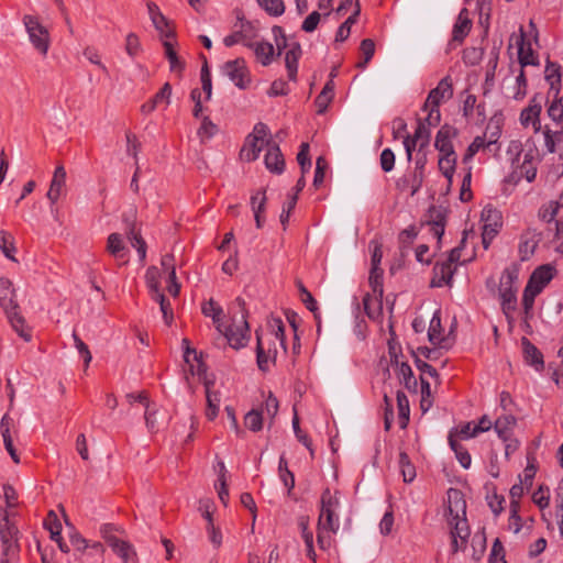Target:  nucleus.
<instances>
[{"label": "nucleus", "instance_id": "5701e85b", "mask_svg": "<svg viewBox=\"0 0 563 563\" xmlns=\"http://www.w3.org/2000/svg\"><path fill=\"white\" fill-rule=\"evenodd\" d=\"M541 102L537 101V96L532 98L529 107L525 108L520 113V122L522 125H529L530 123L534 126L536 131L540 129L539 115L541 113Z\"/></svg>", "mask_w": 563, "mask_h": 563}, {"label": "nucleus", "instance_id": "c9c22d12", "mask_svg": "<svg viewBox=\"0 0 563 563\" xmlns=\"http://www.w3.org/2000/svg\"><path fill=\"white\" fill-rule=\"evenodd\" d=\"M396 367H397V376H398L400 383H402L408 390L416 391L417 380L413 376V372H412L410 365L407 362H401L398 365H396Z\"/></svg>", "mask_w": 563, "mask_h": 563}, {"label": "nucleus", "instance_id": "f8f14e48", "mask_svg": "<svg viewBox=\"0 0 563 563\" xmlns=\"http://www.w3.org/2000/svg\"><path fill=\"white\" fill-rule=\"evenodd\" d=\"M267 152L264 157L266 168L274 174L280 175L285 170V158L279 145L272 139L266 141Z\"/></svg>", "mask_w": 563, "mask_h": 563}, {"label": "nucleus", "instance_id": "864d4df0", "mask_svg": "<svg viewBox=\"0 0 563 563\" xmlns=\"http://www.w3.org/2000/svg\"><path fill=\"white\" fill-rule=\"evenodd\" d=\"M540 292V288L538 289V287H534L529 283L527 284L522 295V307L526 314H528L532 309L534 299Z\"/></svg>", "mask_w": 563, "mask_h": 563}, {"label": "nucleus", "instance_id": "dca6fc26", "mask_svg": "<svg viewBox=\"0 0 563 563\" xmlns=\"http://www.w3.org/2000/svg\"><path fill=\"white\" fill-rule=\"evenodd\" d=\"M521 345L525 362L532 366L537 372L543 371L544 360L540 350L526 336L521 338Z\"/></svg>", "mask_w": 563, "mask_h": 563}, {"label": "nucleus", "instance_id": "ddd939ff", "mask_svg": "<svg viewBox=\"0 0 563 563\" xmlns=\"http://www.w3.org/2000/svg\"><path fill=\"white\" fill-rule=\"evenodd\" d=\"M538 38L539 37H517L518 60L521 68L539 65V55L532 48V40L538 42Z\"/></svg>", "mask_w": 563, "mask_h": 563}, {"label": "nucleus", "instance_id": "f257e3e1", "mask_svg": "<svg viewBox=\"0 0 563 563\" xmlns=\"http://www.w3.org/2000/svg\"><path fill=\"white\" fill-rule=\"evenodd\" d=\"M0 308L3 310L12 329L19 336L30 341L32 335L25 325V319L20 311L16 289L8 277H0Z\"/></svg>", "mask_w": 563, "mask_h": 563}, {"label": "nucleus", "instance_id": "c756f323", "mask_svg": "<svg viewBox=\"0 0 563 563\" xmlns=\"http://www.w3.org/2000/svg\"><path fill=\"white\" fill-rule=\"evenodd\" d=\"M163 45L170 71L181 74L186 67V63L178 56L175 45L170 41H165Z\"/></svg>", "mask_w": 563, "mask_h": 563}, {"label": "nucleus", "instance_id": "49530a36", "mask_svg": "<svg viewBox=\"0 0 563 563\" xmlns=\"http://www.w3.org/2000/svg\"><path fill=\"white\" fill-rule=\"evenodd\" d=\"M456 163H457V157L439 158V161H438L439 170L446 178L449 185H451L453 183Z\"/></svg>", "mask_w": 563, "mask_h": 563}, {"label": "nucleus", "instance_id": "c03bdc74", "mask_svg": "<svg viewBox=\"0 0 563 563\" xmlns=\"http://www.w3.org/2000/svg\"><path fill=\"white\" fill-rule=\"evenodd\" d=\"M494 142H495V141L490 140V141L488 142V145H489V144H492V143H494ZM486 146H487V144H486V142H485V136H484V135H483V136H479V135H478V136H476V137L472 141V143L467 146V148H466V151H465V153H464V155H463V163H464V164L470 163V162L473 159V157H474V156H475V155H476V154H477L482 148H484V147H486Z\"/></svg>", "mask_w": 563, "mask_h": 563}, {"label": "nucleus", "instance_id": "423d86ee", "mask_svg": "<svg viewBox=\"0 0 563 563\" xmlns=\"http://www.w3.org/2000/svg\"><path fill=\"white\" fill-rule=\"evenodd\" d=\"M518 268L516 266L506 267L500 276L498 294L503 312L508 317L516 310Z\"/></svg>", "mask_w": 563, "mask_h": 563}, {"label": "nucleus", "instance_id": "09e8293b", "mask_svg": "<svg viewBox=\"0 0 563 563\" xmlns=\"http://www.w3.org/2000/svg\"><path fill=\"white\" fill-rule=\"evenodd\" d=\"M515 423V418L512 416H506L498 418L494 423V429L497 432L499 439L503 441L508 440L510 435L509 426Z\"/></svg>", "mask_w": 563, "mask_h": 563}, {"label": "nucleus", "instance_id": "4d7b16f0", "mask_svg": "<svg viewBox=\"0 0 563 563\" xmlns=\"http://www.w3.org/2000/svg\"><path fill=\"white\" fill-rule=\"evenodd\" d=\"M256 339H257L256 363H257L258 368L265 373L269 369V355L265 352L257 331H256Z\"/></svg>", "mask_w": 563, "mask_h": 563}, {"label": "nucleus", "instance_id": "338daca9", "mask_svg": "<svg viewBox=\"0 0 563 563\" xmlns=\"http://www.w3.org/2000/svg\"><path fill=\"white\" fill-rule=\"evenodd\" d=\"M278 399L273 395V393L269 391L267 398L263 404L261 411L265 412L271 419H274L278 412Z\"/></svg>", "mask_w": 563, "mask_h": 563}, {"label": "nucleus", "instance_id": "8fccbe9b", "mask_svg": "<svg viewBox=\"0 0 563 563\" xmlns=\"http://www.w3.org/2000/svg\"><path fill=\"white\" fill-rule=\"evenodd\" d=\"M29 35H49V31L40 23L38 18L34 15H25L23 19Z\"/></svg>", "mask_w": 563, "mask_h": 563}, {"label": "nucleus", "instance_id": "79ce46f5", "mask_svg": "<svg viewBox=\"0 0 563 563\" xmlns=\"http://www.w3.org/2000/svg\"><path fill=\"white\" fill-rule=\"evenodd\" d=\"M218 465L220 467L219 478H218L219 486L216 485V488L218 489V496H219V499L221 500V503L224 506H228L230 497H229V489H228L227 479H225L227 468L222 461H220L218 463Z\"/></svg>", "mask_w": 563, "mask_h": 563}, {"label": "nucleus", "instance_id": "f704fd0d", "mask_svg": "<svg viewBox=\"0 0 563 563\" xmlns=\"http://www.w3.org/2000/svg\"><path fill=\"white\" fill-rule=\"evenodd\" d=\"M430 135H431L430 128L427 126L421 120H418V124L416 128V141H418L417 157H419L423 154L427 155V150L430 144Z\"/></svg>", "mask_w": 563, "mask_h": 563}, {"label": "nucleus", "instance_id": "2f4dec72", "mask_svg": "<svg viewBox=\"0 0 563 563\" xmlns=\"http://www.w3.org/2000/svg\"><path fill=\"white\" fill-rule=\"evenodd\" d=\"M264 143H261L256 137L246 136L245 144L241 150V157L246 162H254L258 158L263 150Z\"/></svg>", "mask_w": 563, "mask_h": 563}, {"label": "nucleus", "instance_id": "4468645a", "mask_svg": "<svg viewBox=\"0 0 563 563\" xmlns=\"http://www.w3.org/2000/svg\"><path fill=\"white\" fill-rule=\"evenodd\" d=\"M448 495V515L449 520H457L462 516H466V501L461 490L450 488Z\"/></svg>", "mask_w": 563, "mask_h": 563}, {"label": "nucleus", "instance_id": "bb28decb", "mask_svg": "<svg viewBox=\"0 0 563 563\" xmlns=\"http://www.w3.org/2000/svg\"><path fill=\"white\" fill-rule=\"evenodd\" d=\"M107 251L117 260H123L126 263V255L129 253L124 245L123 239L119 233H111L107 239Z\"/></svg>", "mask_w": 563, "mask_h": 563}, {"label": "nucleus", "instance_id": "6e6552de", "mask_svg": "<svg viewBox=\"0 0 563 563\" xmlns=\"http://www.w3.org/2000/svg\"><path fill=\"white\" fill-rule=\"evenodd\" d=\"M252 38L253 37H223V43L227 47H232L235 44L241 43L244 46L254 49L257 60L263 66L269 65L275 52L273 44L265 41L253 42Z\"/></svg>", "mask_w": 563, "mask_h": 563}, {"label": "nucleus", "instance_id": "ea45409f", "mask_svg": "<svg viewBox=\"0 0 563 563\" xmlns=\"http://www.w3.org/2000/svg\"><path fill=\"white\" fill-rule=\"evenodd\" d=\"M451 525L454 522V527L451 530V537L460 538L461 543L464 545L467 543L470 536V529L466 520V516L460 517L457 520H449Z\"/></svg>", "mask_w": 563, "mask_h": 563}, {"label": "nucleus", "instance_id": "37998d69", "mask_svg": "<svg viewBox=\"0 0 563 563\" xmlns=\"http://www.w3.org/2000/svg\"><path fill=\"white\" fill-rule=\"evenodd\" d=\"M219 132V128L214 124L209 117H203L201 125L198 129V136L201 142L211 140Z\"/></svg>", "mask_w": 563, "mask_h": 563}, {"label": "nucleus", "instance_id": "7ed1b4c3", "mask_svg": "<svg viewBox=\"0 0 563 563\" xmlns=\"http://www.w3.org/2000/svg\"><path fill=\"white\" fill-rule=\"evenodd\" d=\"M183 343L188 345L189 341L187 339H184ZM190 354L194 355V358L198 363L197 375L199 377L203 376V386H205V390H206V400H207L206 417L209 421H213L218 417V413H219V407H220V402H221V393L212 389L214 386V380L207 376V367L203 364V362L200 360L201 356H198L196 350L187 346L184 352L185 361L187 363L190 362V358H189Z\"/></svg>", "mask_w": 563, "mask_h": 563}, {"label": "nucleus", "instance_id": "3c124183", "mask_svg": "<svg viewBox=\"0 0 563 563\" xmlns=\"http://www.w3.org/2000/svg\"><path fill=\"white\" fill-rule=\"evenodd\" d=\"M292 429H294L296 439L300 443H302L309 450L311 456H313L314 451H313V448H312V441L308 437V434L305 431L301 430L300 424H299V418H298V415H297L296 411H295V415H294V418H292Z\"/></svg>", "mask_w": 563, "mask_h": 563}, {"label": "nucleus", "instance_id": "aec40b11", "mask_svg": "<svg viewBox=\"0 0 563 563\" xmlns=\"http://www.w3.org/2000/svg\"><path fill=\"white\" fill-rule=\"evenodd\" d=\"M555 272V268L550 264L541 265L533 271L528 283L538 287V289L540 288L542 291L543 288L553 279Z\"/></svg>", "mask_w": 563, "mask_h": 563}, {"label": "nucleus", "instance_id": "9d476101", "mask_svg": "<svg viewBox=\"0 0 563 563\" xmlns=\"http://www.w3.org/2000/svg\"><path fill=\"white\" fill-rule=\"evenodd\" d=\"M453 96V82L451 76L443 77L435 88L429 91L423 103L422 110H428L429 106L440 107L443 102Z\"/></svg>", "mask_w": 563, "mask_h": 563}, {"label": "nucleus", "instance_id": "1a4fd4ad", "mask_svg": "<svg viewBox=\"0 0 563 563\" xmlns=\"http://www.w3.org/2000/svg\"><path fill=\"white\" fill-rule=\"evenodd\" d=\"M222 71L241 90L247 89L252 82L251 73L243 58L228 60Z\"/></svg>", "mask_w": 563, "mask_h": 563}, {"label": "nucleus", "instance_id": "2eb2a0df", "mask_svg": "<svg viewBox=\"0 0 563 563\" xmlns=\"http://www.w3.org/2000/svg\"><path fill=\"white\" fill-rule=\"evenodd\" d=\"M456 267H452L446 262H437L433 266V277L431 279V287L452 286L453 276Z\"/></svg>", "mask_w": 563, "mask_h": 563}, {"label": "nucleus", "instance_id": "58836bf2", "mask_svg": "<svg viewBox=\"0 0 563 563\" xmlns=\"http://www.w3.org/2000/svg\"><path fill=\"white\" fill-rule=\"evenodd\" d=\"M442 325H441V318H440V310H437L431 320L430 325L428 330V338L431 344L435 345L441 343L442 341Z\"/></svg>", "mask_w": 563, "mask_h": 563}, {"label": "nucleus", "instance_id": "0e129e2a", "mask_svg": "<svg viewBox=\"0 0 563 563\" xmlns=\"http://www.w3.org/2000/svg\"><path fill=\"white\" fill-rule=\"evenodd\" d=\"M73 339L75 347L77 349L79 355L84 360L86 366H88L92 360L88 345L79 338L76 331L73 332Z\"/></svg>", "mask_w": 563, "mask_h": 563}, {"label": "nucleus", "instance_id": "72a5a7b5", "mask_svg": "<svg viewBox=\"0 0 563 563\" xmlns=\"http://www.w3.org/2000/svg\"><path fill=\"white\" fill-rule=\"evenodd\" d=\"M397 407H398V422L400 429L407 428L409 423L410 406L407 395L402 390H398L396 394Z\"/></svg>", "mask_w": 563, "mask_h": 563}, {"label": "nucleus", "instance_id": "6ab92c4d", "mask_svg": "<svg viewBox=\"0 0 563 563\" xmlns=\"http://www.w3.org/2000/svg\"><path fill=\"white\" fill-rule=\"evenodd\" d=\"M66 184V170L63 165H58L55 168L49 189L46 194L47 199L52 205H55L59 199L63 188Z\"/></svg>", "mask_w": 563, "mask_h": 563}, {"label": "nucleus", "instance_id": "a18cd8bd", "mask_svg": "<svg viewBox=\"0 0 563 563\" xmlns=\"http://www.w3.org/2000/svg\"><path fill=\"white\" fill-rule=\"evenodd\" d=\"M0 250L7 258L16 261L14 257L16 250L14 246L13 236L4 230L0 231Z\"/></svg>", "mask_w": 563, "mask_h": 563}, {"label": "nucleus", "instance_id": "6e6d98bb", "mask_svg": "<svg viewBox=\"0 0 563 563\" xmlns=\"http://www.w3.org/2000/svg\"><path fill=\"white\" fill-rule=\"evenodd\" d=\"M44 526L49 531L52 540H56V538L62 536V523L54 511H49L47 518L44 521Z\"/></svg>", "mask_w": 563, "mask_h": 563}, {"label": "nucleus", "instance_id": "cd10ccee", "mask_svg": "<svg viewBox=\"0 0 563 563\" xmlns=\"http://www.w3.org/2000/svg\"><path fill=\"white\" fill-rule=\"evenodd\" d=\"M448 442L461 466L465 470L470 468L472 464L471 454L467 449L454 438V431L449 432Z\"/></svg>", "mask_w": 563, "mask_h": 563}, {"label": "nucleus", "instance_id": "a878e982", "mask_svg": "<svg viewBox=\"0 0 563 563\" xmlns=\"http://www.w3.org/2000/svg\"><path fill=\"white\" fill-rule=\"evenodd\" d=\"M539 241V235L531 231H527L521 235V241L519 244V254L521 261H528L533 255Z\"/></svg>", "mask_w": 563, "mask_h": 563}, {"label": "nucleus", "instance_id": "412c9836", "mask_svg": "<svg viewBox=\"0 0 563 563\" xmlns=\"http://www.w3.org/2000/svg\"><path fill=\"white\" fill-rule=\"evenodd\" d=\"M457 129L450 125L443 124L437 132L434 140V147L438 152L446 148H453L452 140L457 136Z\"/></svg>", "mask_w": 563, "mask_h": 563}, {"label": "nucleus", "instance_id": "39448f33", "mask_svg": "<svg viewBox=\"0 0 563 563\" xmlns=\"http://www.w3.org/2000/svg\"><path fill=\"white\" fill-rule=\"evenodd\" d=\"M20 531L14 522L9 519V515L4 511L0 519V540L2 555L0 563H11L15 561L20 553L19 544Z\"/></svg>", "mask_w": 563, "mask_h": 563}, {"label": "nucleus", "instance_id": "680f3d73", "mask_svg": "<svg viewBox=\"0 0 563 563\" xmlns=\"http://www.w3.org/2000/svg\"><path fill=\"white\" fill-rule=\"evenodd\" d=\"M450 431H454V438L456 437L461 439H472L477 437V432H475L474 421L465 422L461 424L459 428H453Z\"/></svg>", "mask_w": 563, "mask_h": 563}, {"label": "nucleus", "instance_id": "f3484780", "mask_svg": "<svg viewBox=\"0 0 563 563\" xmlns=\"http://www.w3.org/2000/svg\"><path fill=\"white\" fill-rule=\"evenodd\" d=\"M474 13L477 14V27L481 29L482 35H488L492 15V0H474Z\"/></svg>", "mask_w": 563, "mask_h": 563}, {"label": "nucleus", "instance_id": "20e7f679", "mask_svg": "<svg viewBox=\"0 0 563 563\" xmlns=\"http://www.w3.org/2000/svg\"><path fill=\"white\" fill-rule=\"evenodd\" d=\"M545 80L549 84L548 98L552 97V102L548 108V115L555 122L563 119V103L561 91V66L558 63L548 60L545 66Z\"/></svg>", "mask_w": 563, "mask_h": 563}, {"label": "nucleus", "instance_id": "c85d7f7f", "mask_svg": "<svg viewBox=\"0 0 563 563\" xmlns=\"http://www.w3.org/2000/svg\"><path fill=\"white\" fill-rule=\"evenodd\" d=\"M467 7L468 5H466L460 11L457 19L453 25L451 35H468V33L471 32L473 20L471 16V11Z\"/></svg>", "mask_w": 563, "mask_h": 563}, {"label": "nucleus", "instance_id": "473e14b6", "mask_svg": "<svg viewBox=\"0 0 563 563\" xmlns=\"http://www.w3.org/2000/svg\"><path fill=\"white\" fill-rule=\"evenodd\" d=\"M201 311L203 316L212 318L217 330L222 332L223 323L221 322V317L223 314V309L221 306H219L213 299H209L202 303Z\"/></svg>", "mask_w": 563, "mask_h": 563}, {"label": "nucleus", "instance_id": "b1692460", "mask_svg": "<svg viewBox=\"0 0 563 563\" xmlns=\"http://www.w3.org/2000/svg\"><path fill=\"white\" fill-rule=\"evenodd\" d=\"M532 161V153H526L523 156V162L520 166H518L517 169L514 170L512 175L510 176L511 179L518 181L522 176H525L529 183L533 181L537 176V167L533 165Z\"/></svg>", "mask_w": 563, "mask_h": 563}, {"label": "nucleus", "instance_id": "f03ea898", "mask_svg": "<svg viewBox=\"0 0 563 563\" xmlns=\"http://www.w3.org/2000/svg\"><path fill=\"white\" fill-rule=\"evenodd\" d=\"M231 310H233V316L231 318V323L222 327V334L229 345L235 350H239L245 346L251 338L250 325L247 322L249 311L246 309L245 300L241 297H238Z\"/></svg>", "mask_w": 563, "mask_h": 563}, {"label": "nucleus", "instance_id": "603ef678", "mask_svg": "<svg viewBox=\"0 0 563 563\" xmlns=\"http://www.w3.org/2000/svg\"><path fill=\"white\" fill-rule=\"evenodd\" d=\"M261 8H263L269 15L279 16L285 11L283 0H256Z\"/></svg>", "mask_w": 563, "mask_h": 563}, {"label": "nucleus", "instance_id": "393cba45", "mask_svg": "<svg viewBox=\"0 0 563 563\" xmlns=\"http://www.w3.org/2000/svg\"><path fill=\"white\" fill-rule=\"evenodd\" d=\"M111 549L123 563H139L136 551L130 542L124 540H113Z\"/></svg>", "mask_w": 563, "mask_h": 563}, {"label": "nucleus", "instance_id": "774afa93", "mask_svg": "<svg viewBox=\"0 0 563 563\" xmlns=\"http://www.w3.org/2000/svg\"><path fill=\"white\" fill-rule=\"evenodd\" d=\"M395 154L390 148H384L380 153V167L385 173H389L395 167Z\"/></svg>", "mask_w": 563, "mask_h": 563}, {"label": "nucleus", "instance_id": "bf43d9fd", "mask_svg": "<svg viewBox=\"0 0 563 563\" xmlns=\"http://www.w3.org/2000/svg\"><path fill=\"white\" fill-rule=\"evenodd\" d=\"M562 207L563 205H559V199L556 201H551L547 207H542L540 209L539 216L543 221L550 223L555 221L559 209Z\"/></svg>", "mask_w": 563, "mask_h": 563}, {"label": "nucleus", "instance_id": "9b49d317", "mask_svg": "<svg viewBox=\"0 0 563 563\" xmlns=\"http://www.w3.org/2000/svg\"><path fill=\"white\" fill-rule=\"evenodd\" d=\"M275 40H276L277 48L279 52L282 51V45H283V47L288 46V44H287L288 37H275ZM289 46H290L289 49L286 52L285 63H286V68H287V73H288V78L290 80H296L297 71H298V60H299L302 52H301V47L298 43L289 44Z\"/></svg>", "mask_w": 563, "mask_h": 563}, {"label": "nucleus", "instance_id": "13d9d810", "mask_svg": "<svg viewBox=\"0 0 563 563\" xmlns=\"http://www.w3.org/2000/svg\"><path fill=\"white\" fill-rule=\"evenodd\" d=\"M297 162L300 166L302 175L309 172L311 167V159L309 157V144L303 142L299 147V152L297 154Z\"/></svg>", "mask_w": 563, "mask_h": 563}, {"label": "nucleus", "instance_id": "a211bd4d", "mask_svg": "<svg viewBox=\"0 0 563 563\" xmlns=\"http://www.w3.org/2000/svg\"><path fill=\"white\" fill-rule=\"evenodd\" d=\"M427 224L430 227V231L433 236L441 240L446 224L445 211L442 208H437L434 206L430 207L428 210Z\"/></svg>", "mask_w": 563, "mask_h": 563}, {"label": "nucleus", "instance_id": "e2e57ef3", "mask_svg": "<svg viewBox=\"0 0 563 563\" xmlns=\"http://www.w3.org/2000/svg\"><path fill=\"white\" fill-rule=\"evenodd\" d=\"M527 87L528 80L523 68L520 67V71L516 77V92L514 93V98L516 100H522L527 95Z\"/></svg>", "mask_w": 563, "mask_h": 563}, {"label": "nucleus", "instance_id": "0eeeda50", "mask_svg": "<svg viewBox=\"0 0 563 563\" xmlns=\"http://www.w3.org/2000/svg\"><path fill=\"white\" fill-rule=\"evenodd\" d=\"M321 509L318 520V527L327 531L336 532L340 522L336 509L339 508V498L331 494L330 488H325L321 494Z\"/></svg>", "mask_w": 563, "mask_h": 563}, {"label": "nucleus", "instance_id": "4c0bfd02", "mask_svg": "<svg viewBox=\"0 0 563 563\" xmlns=\"http://www.w3.org/2000/svg\"><path fill=\"white\" fill-rule=\"evenodd\" d=\"M128 238L131 242V245L136 249L140 261H144L146 257V242L142 238L139 230H136L135 224H132L131 229L128 232Z\"/></svg>", "mask_w": 563, "mask_h": 563}, {"label": "nucleus", "instance_id": "7c9ffc66", "mask_svg": "<svg viewBox=\"0 0 563 563\" xmlns=\"http://www.w3.org/2000/svg\"><path fill=\"white\" fill-rule=\"evenodd\" d=\"M278 476L284 486L287 489V495L291 496L292 489L295 487V475L294 473L288 468V461L285 456V454H282L279 456L278 461Z\"/></svg>", "mask_w": 563, "mask_h": 563}, {"label": "nucleus", "instance_id": "e433bc0d", "mask_svg": "<svg viewBox=\"0 0 563 563\" xmlns=\"http://www.w3.org/2000/svg\"><path fill=\"white\" fill-rule=\"evenodd\" d=\"M360 53L362 59L356 63V67L364 69L375 54V43L371 37H364L361 42Z\"/></svg>", "mask_w": 563, "mask_h": 563}, {"label": "nucleus", "instance_id": "4be33fe9", "mask_svg": "<svg viewBox=\"0 0 563 563\" xmlns=\"http://www.w3.org/2000/svg\"><path fill=\"white\" fill-rule=\"evenodd\" d=\"M428 164V156L426 154L416 157L415 161V172L412 175H409L411 177V184H410V197H413L418 194V191L421 189L423 179H424V169L426 165Z\"/></svg>", "mask_w": 563, "mask_h": 563}, {"label": "nucleus", "instance_id": "052dcab7", "mask_svg": "<svg viewBox=\"0 0 563 563\" xmlns=\"http://www.w3.org/2000/svg\"><path fill=\"white\" fill-rule=\"evenodd\" d=\"M328 169V162L324 157L319 156L316 162V170H314V177H313V186L316 188H319L325 177V170Z\"/></svg>", "mask_w": 563, "mask_h": 563}, {"label": "nucleus", "instance_id": "69168bd1", "mask_svg": "<svg viewBox=\"0 0 563 563\" xmlns=\"http://www.w3.org/2000/svg\"><path fill=\"white\" fill-rule=\"evenodd\" d=\"M488 561L489 563H507L505 548L499 539L494 541Z\"/></svg>", "mask_w": 563, "mask_h": 563}, {"label": "nucleus", "instance_id": "a19ab883", "mask_svg": "<svg viewBox=\"0 0 563 563\" xmlns=\"http://www.w3.org/2000/svg\"><path fill=\"white\" fill-rule=\"evenodd\" d=\"M200 57L203 60L201 70H200L201 86H202L203 92L206 93V100H210V98L212 96L211 73H210L206 56L203 54H201Z\"/></svg>", "mask_w": 563, "mask_h": 563}, {"label": "nucleus", "instance_id": "5fc2aeb1", "mask_svg": "<svg viewBox=\"0 0 563 563\" xmlns=\"http://www.w3.org/2000/svg\"><path fill=\"white\" fill-rule=\"evenodd\" d=\"M383 269L371 268L368 283L375 295L379 298L383 297L384 288H383Z\"/></svg>", "mask_w": 563, "mask_h": 563}, {"label": "nucleus", "instance_id": "de8ad7c7", "mask_svg": "<svg viewBox=\"0 0 563 563\" xmlns=\"http://www.w3.org/2000/svg\"><path fill=\"white\" fill-rule=\"evenodd\" d=\"M245 426L253 432H258L263 428V412L258 409L250 410L244 418Z\"/></svg>", "mask_w": 563, "mask_h": 563}]
</instances>
